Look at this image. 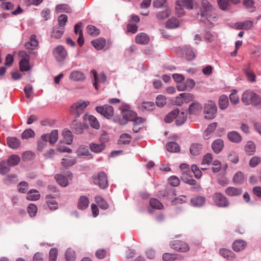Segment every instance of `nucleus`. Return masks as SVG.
I'll list each match as a JSON object with an SVG mask.
<instances>
[{
	"label": "nucleus",
	"mask_w": 261,
	"mask_h": 261,
	"mask_svg": "<svg viewBox=\"0 0 261 261\" xmlns=\"http://www.w3.org/2000/svg\"><path fill=\"white\" fill-rule=\"evenodd\" d=\"M215 9L207 0H201L200 16L203 18V21L206 23L214 21L216 20L217 15L215 12Z\"/></svg>",
	"instance_id": "f257e3e1"
},
{
	"label": "nucleus",
	"mask_w": 261,
	"mask_h": 261,
	"mask_svg": "<svg viewBox=\"0 0 261 261\" xmlns=\"http://www.w3.org/2000/svg\"><path fill=\"white\" fill-rule=\"evenodd\" d=\"M241 100L246 106L251 105L254 107L259 106L261 108V97L252 90L245 91L242 95Z\"/></svg>",
	"instance_id": "f03ea898"
},
{
	"label": "nucleus",
	"mask_w": 261,
	"mask_h": 261,
	"mask_svg": "<svg viewBox=\"0 0 261 261\" xmlns=\"http://www.w3.org/2000/svg\"><path fill=\"white\" fill-rule=\"evenodd\" d=\"M217 106L214 101L209 100L206 102L203 107V113L205 118L211 120L215 118L217 113Z\"/></svg>",
	"instance_id": "7ed1b4c3"
},
{
	"label": "nucleus",
	"mask_w": 261,
	"mask_h": 261,
	"mask_svg": "<svg viewBox=\"0 0 261 261\" xmlns=\"http://www.w3.org/2000/svg\"><path fill=\"white\" fill-rule=\"evenodd\" d=\"M89 103L88 101H77L71 106L70 112L72 114H76L75 117L77 118L83 113L84 110Z\"/></svg>",
	"instance_id": "20e7f679"
},
{
	"label": "nucleus",
	"mask_w": 261,
	"mask_h": 261,
	"mask_svg": "<svg viewBox=\"0 0 261 261\" xmlns=\"http://www.w3.org/2000/svg\"><path fill=\"white\" fill-rule=\"evenodd\" d=\"M53 54L56 60L58 62L64 61L67 56L65 48L62 45H58L53 50Z\"/></svg>",
	"instance_id": "39448f33"
},
{
	"label": "nucleus",
	"mask_w": 261,
	"mask_h": 261,
	"mask_svg": "<svg viewBox=\"0 0 261 261\" xmlns=\"http://www.w3.org/2000/svg\"><path fill=\"white\" fill-rule=\"evenodd\" d=\"M213 200L215 204L219 207H225L229 204L227 198L220 193H215L213 196Z\"/></svg>",
	"instance_id": "423d86ee"
},
{
	"label": "nucleus",
	"mask_w": 261,
	"mask_h": 261,
	"mask_svg": "<svg viewBox=\"0 0 261 261\" xmlns=\"http://www.w3.org/2000/svg\"><path fill=\"white\" fill-rule=\"evenodd\" d=\"M92 178L94 184L98 185L101 189H105L107 187L108 179L104 172L99 173L97 176H93Z\"/></svg>",
	"instance_id": "0eeeda50"
},
{
	"label": "nucleus",
	"mask_w": 261,
	"mask_h": 261,
	"mask_svg": "<svg viewBox=\"0 0 261 261\" xmlns=\"http://www.w3.org/2000/svg\"><path fill=\"white\" fill-rule=\"evenodd\" d=\"M170 245L172 248L181 252H187L190 250V247L188 244L179 240L171 242Z\"/></svg>",
	"instance_id": "6e6552de"
},
{
	"label": "nucleus",
	"mask_w": 261,
	"mask_h": 261,
	"mask_svg": "<svg viewBox=\"0 0 261 261\" xmlns=\"http://www.w3.org/2000/svg\"><path fill=\"white\" fill-rule=\"evenodd\" d=\"M96 111L102 116L107 118H109L114 114V110L112 106L104 105L103 106H97L95 108Z\"/></svg>",
	"instance_id": "1a4fd4ad"
},
{
	"label": "nucleus",
	"mask_w": 261,
	"mask_h": 261,
	"mask_svg": "<svg viewBox=\"0 0 261 261\" xmlns=\"http://www.w3.org/2000/svg\"><path fill=\"white\" fill-rule=\"evenodd\" d=\"M38 45V41L36 38L35 35H32L30 40L25 43V47L27 49L30 50V54L34 55L36 57V53L32 50L35 49Z\"/></svg>",
	"instance_id": "9d476101"
},
{
	"label": "nucleus",
	"mask_w": 261,
	"mask_h": 261,
	"mask_svg": "<svg viewBox=\"0 0 261 261\" xmlns=\"http://www.w3.org/2000/svg\"><path fill=\"white\" fill-rule=\"evenodd\" d=\"M69 79L74 82L84 81L86 79V75L82 71L76 70L70 73Z\"/></svg>",
	"instance_id": "9b49d317"
},
{
	"label": "nucleus",
	"mask_w": 261,
	"mask_h": 261,
	"mask_svg": "<svg viewBox=\"0 0 261 261\" xmlns=\"http://www.w3.org/2000/svg\"><path fill=\"white\" fill-rule=\"evenodd\" d=\"M85 120L87 121L90 125L96 129L100 127V124L97 118L93 115H85L84 116Z\"/></svg>",
	"instance_id": "f8f14e48"
},
{
	"label": "nucleus",
	"mask_w": 261,
	"mask_h": 261,
	"mask_svg": "<svg viewBox=\"0 0 261 261\" xmlns=\"http://www.w3.org/2000/svg\"><path fill=\"white\" fill-rule=\"evenodd\" d=\"M202 109V105L198 101H195L190 105L189 112L190 114H197L200 113Z\"/></svg>",
	"instance_id": "ddd939ff"
},
{
	"label": "nucleus",
	"mask_w": 261,
	"mask_h": 261,
	"mask_svg": "<svg viewBox=\"0 0 261 261\" xmlns=\"http://www.w3.org/2000/svg\"><path fill=\"white\" fill-rule=\"evenodd\" d=\"M224 147V142L221 139L214 141L212 144V148L216 153H219Z\"/></svg>",
	"instance_id": "4468645a"
},
{
	"label": "nucleus",
	"mask_w": 261,
	"mask_h": 261,
	"mask_svg": "<svg viewBox=\"0 0 261 261\" xmlns=\"http://www.w3.org/2000/svg\"><path fill=\"white\" fill-rule=\"evenodd\" d=\"M217 126V122H213L209 124L206 129L204 130L203 134V138L205 139H210L212 133L215 131L216 127Z\"/></svg>",
	"instance_id": "2eb2a0df"
},
{
	"label": "nucleus",
	"mask_w": 261,
	"mask_h": 261,
	"mask_svg": "<svg viewBox=\"0 0 261 261\" xmlns=\"http://www.w3.org/2000/svg\"><path fill=\"white\" fill-rule=\"evenodd\" d=\"M76 162V159L72 156H66L61 160V165L64 168L72 166Z\"/></svg>",
	"instance_id": "dca6fc26"
},
{
	"label": "nucleus",
	"mask_w": 261,
	"mask_h": 261,
	"mask_svg": "<svg viewBox=\"0 0 261 261\" xmlns=\"http://www.w3.org/2000/svg\"><path fill=\"white\" fill-rule=\"evenodd\" d=\"M227 138L230 141L238 143L242 141V137L240 134L236 131H231L227 134Z\"/></svg>",
	"instance_id": "f3484780"
},
{
	"label": "nucleus",
	"mask_w": 261,
	"mask_h": 261,
	"mask_svg": "<svg viewBox=\"0 0 261 261\" xmlns=\"http://www.w3.org/2000/svg\"><path fill=\"white\" fill-rule=\"evenodd\" d=\"M149 41V36L144 33H141L136 37V42L138 44L144 45L148 43Z\"/></svg>",
	"instance_id": "a211bd4d"
},
{
	"label": "nucleus",
	"mask_w": 261,
	"mask_h": 261,
	"mask_svg": "<svg viewBox=\"0 0 261 261\" xmlns=\"http://www.w3.org/2000/svg\"><path fill=\"white\" fill-rule=\"evenodd\" d=\"M105 144L103 143H91L89 144V148L91 151L95 153L101 152L105 148Z\"/></svg>",
	"instance_id": "6ab92c4d"
},
{
	"label": "nucleus",
	"mask_w": 261,
	"mask_h": 261,
	"mask_svg": "<svg viewBox=\"0 0 261 261\" xmlns=\"http://www.w3.org/2000/svg\"><path fill=\"white\" fill-rule=\"evenodd\" d=\"M246 246V243L242 240H236L232 244V248L236 252H239L244 250Z\"/></svg>",
	"instance_id": "aec40b11"
},
{
	"label": "nucleus",
	"mask_w": 261,
	"mask_h": 261,
	"mask_svg": "<svg viewBox=\"0 0 261 261\" xmlns=\"http://www.w3.org/2000/svg\"><path fill=\"white\" fill-rule=\"evenodd\" d=\"M225 192L229 196H237L242 194V190L241 188L229 187L226 189Z\"/></svg>",
	"instance_id": "412c9836"
},
{
	"label": "nucleus",
	"mask_w": 261,
	"mask_h": 261,
	"mask_svg": "<svg viewBox=\"0 0 261 261\" xmlns=\"http://www.w3.org/2000/svg\"><path fill=\"white\" fill-rule=\"evenodd\" d=\"M40 197V194L38 191L31 189L27 193V199L30 201H35L38 200Z\"/></svg>",
	"instance_id": "4be33fe9"
},
{
	"label": "nucleus",
	"mask_w": 261,
	"mask_h": 261,
	"mask_svg": "<svg viewBox=\"0 0 261 261\" xmlns=\"http://www.w3.org/2000/svg\"><path fill=\"white\" fill-rule=\"evenodd\" d=\"M89 204L88 198L86 196H82L79 198L77 206L80 210H85L88 206Z\"/></svg>",
	"instance_id": "5701e85b"
},
{
	"label": "nucleus",
	"mask_w": 261,
	"mask_h": 261,
	"mask_svg": "<svg viewBox=\"0 0 261 261\" xmlns=\"http://www.w3.org/2000/svg\"><path fill=\"white\" fill-rule=\"evenodd\" d=\"M182 49L188 60H192L195 58V52L190 46L185 45L183 47Z\"/></svg>",
	"instance_id": "b1692460"
},
{
	"label": "nucleus",
	"mask_w": 261,
	"mask_h": 261,
	"mask_svg": "<svg viewBox=\"0 0 261 261\" xmlns=\"http://www.w3.org/2000/svg\"><path fill=\"white\" fill-rule=\"evenodd\" d=\"M7 143L9 147L12 149H16L20 145V141L15 137H9L7 138Z\"/></svg>",
	"instance_id": "393cba45"
},
{
	"label": "nucleus",
	"mask_w": 261,
	"mask_h": 261,
	"mask_svg": "<svg viewBox=\"0 0 261 261\" xmlns=\"http://www.w3.org/2000/svg\"><path fill=\"white\" fill-rule=\"evenodd\" d=\"M93 46L97 50H101L106 45V40L102 38L96 39L92 41Z\"/></svg>",
	"instance_id": "a878e982"
},
{
	"label": "nucleus",
	"mask_w": 261,
	"mask_h": 261,
	"mask_svg": "<svg viewBox=\"0 0 261 261\" xmlns=\"http://www.w3.org/2000/svg\"><path fill=\"white\" fill-rule=\"evenodd\" d=\"M175 119L176 125H181L186 121L187 119V114L184 112L179 113L178 111V114L176 115Z\"/></svg>",
	"instance_id": "bb28decb"
},
{
	"label": "nucleus",
	"mask_w": 261,
	"mask_h": 261,
	"mask_svg": "<svg viewBox=\"0 0 261 261\" xmlns=\"http://www.w3.org/2000/svg\"><path fill=\"white\" fill-rule=\"evenodd\" d=\"M46 202L51 210H55L58 208V204L56 200L50 195H47L46 197Z\"/></svg>",
	"instance_id": "cd10ccee"
},
{
	"label": "nucleus",
	"mask_w": 261,
	"mask_h": 261,
	"mask_svg": "<svg viewBox=\"0 0 261 261\" xmlns=\"http://www.w3.org/2000/svg\"><path fill=\"white\" fill-rule=\"evenodd\" d=\"M220 253L223 257L229 260H232L234 258V254L230 250L222 248L220 250Z\"/></svg>",
	"instance_id": "c85d7f7f"
},
{
	"label": "nucleus",
	"mask_w": 261,
	"mask_h": 261,
	"mask_svg": "<svg viewBox=\"0 0 261 261\" xmlns=\"http://www.w3.org/2000/svg\"><path fill=\"white\" fill-rule=\"evenodd\" d=\"M205 199L202 196H198L191 199V202L192 205L194 206L200 207L204 204Z\"/></svg>",
	"instance_id": "c756f323"
},
{
	"label": "nucleus",
	"mask_w": 261,
	"mask_h": 261,
	"mask_svg": "<svg viewBox=\"0 0 261 261\" xmlns=\"http://www.w3.org/2000/svg\"><path fill=\"white\" fill-rule=\"evenodd\" d=\"M167 150L170 152H177L180 150L178 144L175 142H170L166 144Z\"/></svg>",
	"instance_id": "7c9ffc66"
},
{
	"label": "nucleus",
	"mask_w": 261,
	"mask_h": 261,
	"mask_svg": "<svg viewBox=\"0 0 261 261\" xmlns=\"http://www.w3.org/2000/svg\"><path fill=\"white\" fill-rule=\"evenodd\" d=\"M131 139L132 137L129 134L124 133L120 135L118 143L119 144H128L130 142Z\"/></svg>",
	"instance_id": "2f4dec72"
},
{
	"label": "nucleus",
	"mask_w": 261,
	"mask_h": 261,
	"mask_svg": "<svg viewBox=\"0 0 261 261\" xmlns=\"http://www.w3.org/2000/svg\"><path fill=\"white\" fill-rule=\"evenodd\" d=\"M228 104L229 102L227 96L225 95H221L219 100V106L220 109L221 110L226 109L228 107Z\"/></svg>",
	"instance_id": "473e14b6"
},
{
	"label": "nucleus",
	"mask_w": 261,
	"mask_h": 261,
	"mask_svg": "<svg viewBox=\"0 0 261 261\" xmlns=\"http://www.w3.org/2000/svg\"><path fill=\"white\" fill-rule=\"evenodd\" d=\"M55 177L57 182L62 187H65L68 186V181L66 177L63 175L57 174Z\"/></svg>",
	"instance_id": "72a5a7b5"
},
{
	"label": "nucleus",
	"mask_w": 261,
	"mask_h": 261,
	"mask_svg": "<svg viewBox=\"0 0 261 261\" xmlns=\"http://www.w3.org/2000/svg\"><path fill=\"white\" fill-rule=\"evenodd\" d=\"M245 151L249 154H253L255 152V145L252 141H248L245 146Z\"/></svg>",
	"instance_id": "f704fd0d"
},
{
	"label": "nucleus",
	"mask_w": 261,
	"mask_h": 261,
	"mask_svg": "<svg viewBox=\"0 0 261 261\" xmlns=\"http://www.w3.org/2000/svg\"><path fill=\"white\" fill-rule=\"evenodd\" d=\"M10 166L7 161H2L0 163V173L2 175L7 174L10 170Z\"/></svg>",
	"instance_id": "c9c22d12"
},
{
	"label": "nucleus",
	"mask_w": 261,
	"mask_h": 261,
	"mask_svg": "<svg viewBox=\"0 0 261 261\" xmlns=\"http://www.w3.org/2000/svg\"><path fill=\"white\" fill-rule=\"evenodd\" d=\"M202 150V145L200 144H193L190 147V152L193 155H197L200 153Z\"/></svg>",
	"instance_id": "e433bc0d"
},
{
	"label": "nucleus",
	"mask_w": 261,
	"mask_h": 261,
	"mask_svg": "<svg viewBox=\"0 0 261 261\" xmlns=\"http://www.w3.org/2000/svg\"><path fill=\"white\" fill-rule=\"evenodd\" d=\"M135 113L130 111H126L123 112V119L120 121V125H125L128 120L130 121V116L134 115Z\"/></svg>",
	"instance_id": "4c0bfd02"
},
{
	"label": "nucleus",
	"mask_w": 261,
	"mask_h": 261,
	"mask_svg": "<svg viewBox=\"0 0 261 261\" xmlns=\"http://www.w3.org/2000/svg\"><path fill=\"white\" fill-rule=\"evenodd\" d=\"M66 261H75L76 254L75 251L71 248H68L65 254Z\"/></svg>",
	"instance_id": "58836bf2"
},
{
	"label": "nucleus",
	"mask_w": 261,
	"mask_h": 261,
	"mask_svg": "<svg viewBox=\"0 0 261 261\" xmlns=\"http://www.w3.org/2000/svg\"><path fill=\"white\" fill-rule=\"evenodd\" d=\"M71 127L76 134H82L84 131V127L82 124L76 120L72 122Z\"/></svg>",
	"instance_id": "ea45409f"
},
{
	"label": "nucleus",
	"mask_w": 261,
	"mask_h": 261,
	"mask_svg": "<svg viewBox=\"0 0 261 261\" xmlns=\"http://www.w3.org/2000/svg\"><path fill=\"white\" fill-rule=\"evenodd\" d=\"M244 174L241 171L237 172L233 176V181L236 184H242L244 182Z\"/></svg>",
	"instance_id": "a19ab883"
},
{
	"label": "nucleus",
	"mask_w": 261,
	"mask_h": 261,
	"mask_svg": "<svg viewBox=\"0 0 261 261\" xmlns=\"http://www.w3.org/2000/svg\"><path fill=\"white\" fill-rule=\"evenodd\" d=\"M7 161L11 166H16L18 165L20 162V158L17 154H13L8 158Z\"/></svg>",
	"instance_id": "79ce46f5"
},
{
	"label": "nucleus",
	"mask_w": 261,
	"mask_h": 261,
	"mask_svg": "<svg viewBox=\"0 0 261 261\" xmlns=\"http://www.w3.org/2000/svg\"><path fill=\"white\" fill-rule=\"evenodd\" d=\"M154 106V103L152 102L147 101L143 102L139 106V109L142 111H150L152 110Z\"/></svg>",
	"instance_id": "37998d69"
},
{
	"label": "nucleus",
	"mask_w": 261,
	"mask_h": 261,
	"mask_svg": "<svg viewBox=\"0 0 261 261\" xmlns=\"http://www.w3.org/2000/svg\"><path fill=\"white\" fill-rule=\"evenodd\" d=\"M77 155L79 156H88L91 155L88 149L86 146H81L76 151Z\"/></svg>",
	"instance_id": "c03bdc74"
},
{
	"label": "nucleus",
	"mask_w": 261,
	"mask_h": 261,
	"mask_svg": "<svg viewBox=\"0 0 261 261\" xmlns=\"http://www.w3.org/2000/svg\"><path fill=\"white\" fill-rule=\"evenodd\" d=\"M179 27V22L174 17L169 19L166 22V27L168 29H175Z\"/></svg>",
	"instance_id": "a18cd8bd"
},
{
	"label": "nucleus",
	"mask_w": 261,
	"mask_h": 261,
	"mask_svg": "<svg viewBox=\"0 0 261 261\" xmlns=\"http://www.w3.org/2000/svg\"><path fill=\"white\" fill-rule=\"evenodd\" d=\"M62 135L66 141V144L70 145L73 141L72 133L69 130H65L63 132Z\"/></svg>",
	"instance_id": "49530a36"
},
{
	"label": "nucleus",
	"mask_w": 261,
	"mask_h": 261,
	"mask_svg": "<svg viewBox=\"0 0 261 261\" xmlns=\"http://www.w3.org/2000/svg\"><path fill=\"white\" fill-rule=\"evenodd\" d=\"M171 11L170 9L166 8L165 11H160L156 14V17L159 20L165 19L170 16Z\"/></svg>",
	"instance_id": "de8ad7c7"
},
{
	"label": "nucleus",
	"mask_w": 261,
	"mask_h": 261,
	"mask_svg": "<svg viewBox=\"0 0 261 261\" xmlns=\"http://www.w3.org/2000/svg\"><path fill=\"white\" fill-rule=\"evenodd\" d=\"M228 159L232 163L237 164L239 161V158L236 152L231 150L229 152L227 155Z\"/></svg>",
	"instance_id": "09e8293b"
},
{
	"label": "nucleus",
	"mask_w": 261,
	"mask_h": 261,
	"mask_svg": "<svg viewBox=\"0 0 261 261\" xmlns=\"http://www.w3.org/2000/svg\"><path fill=\"white\" fill-rule=\"evenodd\" d=\"M182 181L185 183L191 185H194L196 184V181L192 177L187 173H183L181 176Z\"/></svg>",
	"instance_id": "8fccbe9b"
},
{
	"label": "nucleus",
	"mask_w": 261,
	"mask_h": 261,
	"mask_svg": "<svg viewBox=\"0 0 261 261\" xmlns=\"http://www.w3.org/2000/svg\"><path fill=\"white\" fill-rule=\"evenodd\" d=\"M150 205L153 208L161 210L163 208V204L156 199L152 198L149 201Z\"/></svg>",
	"instance_id": "3c124183"
},
{
	"label": "nucleus",
	"mask_w": 261,
	"mask_h": 261,
	"mask_svg": "<svg viewBox=\"0 0 261 261\" xmlns=\"http://www.w3.org/2000/svg\"><path fill=\"white\" fill-rule=\"evenodd\" d=\"M178 109L173 110L165 117L164 121L166 123H171L175 119L176 115L178 114Z\"/></svg>",
	"instance_id": "603ef678"
},
{
	"label": "nucleus",
	"mask_w": 261,
	"mask_h": 261,
	"mask_svg": "<svg viewBox=\"0 0 261 261\" xmlns=\"http://www.w3.org/2000/svg\"><path fill=\"white\" fill-rule=\"evenodd\" d=\"M243 4L245 7L250 12H253L255 10L254 6V1L253 0H243Z\"/></svg>",
	"instance_id": "864d4df0"
},
{
	"label": "nucleus",
	"mask_w": 261,
	"mask_h": 261,
	"mask_svg": "<svg viewBox=\"0 0 261 261\" xmlns=\"http://www.w3.org/2000/svg\"><path fill=\"white\" fill-rule=\"evenodd\" d=\"M30 60H20L19 67L22 71H28L30 69Z\"/></svg>",
	"instance_id": "5fc2aeb1"
},
{
	"label": "nucleus",
	"mask_w": 261,
	"mask_h": 261,
	"mask_svg": "<svg viewBox=\"0 0 261 261\" xmlns=\"http://www.w3.org/2000/svg\"><path fill=\"white\" fill-rule=\"evenodd\" d=\"M87 32L89 34L92 36H97L99 34L100 31L96 27L89 25L87 27Z\"/></svg>",
	"instance_id": "6e6d98bb"
},
{
	"label": "nucleus",
	"mask_w": 261,
	"mask_h": 261,
	"mask_svg": "<svg viewBox=\"0 0 261 261\" xmlns=\"http://www.w3.org/2000/svg\"><path fill=\"white\" fill-rule=\"evenodd\" d=\"M237 92L236 90H233L229 95L230 102L234 105L238 104L239 102V99L237 94Z\"/></svg>",
	"instance_id": "4d7b16f0"
},
{
	"label": "nucleus",
	"mask_w": 261,
	"mask_h": 261,
	"mask_svg": "<svg viewBox=\"0 0 261 261\" xmlns=\"http://www.w3.org/2000/svg\"><path fill=\"white\" fill-rule=\"evenodd\" d=\"M229 0H217L218 5L221 9L227 10L230 7Z\"/></svg>",
	"instance_id": "13d9d810"
},
{
	"label": "nucleus",
	"mask_w": 261,
	"mask_h": 261,
	"mask_svg": "<svg viewBox=\"0 0 261 261\" xmlns=\"http://www.w3.org/2000/svg\"><path fill=\"white\" fill-rule=\"evenodd\" d=\"M162 259L164 261H174L177 259L176 254L165 253L163 254Z\"/></svg>",
	"instance_id": "bf43d9fd"
},
{
	"label": "nucleus",
	"mask_w": 261,
	"mask_h": 261,
	"mask_svg": "<svg viewBox=\"0 0 261 261\" xmlns=\"http://www.w3.org/2000/svg\"><path fill=\"white\" fill-rule=\"evenodd\" d=\"M37 207L33 203L30 204L28 206V212L30 217H34L37 212Z\"/></svg>",
	"instance_id": "052dcab7"
},
{
	"label": "nucleus",
	"mask_w": 261,
	"mask_h": 261,
	"mask_svg": "<svg viewBox=\"0 0 261 261\" xmlns=\"http://www.w3.org/2000/svg\"><path fill=\"white\" fill-rule=\"evenodd\" d=\"M56 10L58 12H66L67 13L71 12L70 7L66 4L59 5L56 7Z\"/></svg>",
	"instance_id": "680f3d73"
},
{
	"label": "nucleus",
	"mask_w": 261,
	"mask_h": 261,
	"mask_svg": "<svg viewBox=\"0 0 261 261\" xmlns=\"http://www.w3.org/2000/svg\"><path fill=\"white\" fill-rule=\"evenodd\" d=\"M3 181L6 185H10L17 181V176L15 175H8L4 178Z\"/></svg>",
	"instance_id": "e2e57ef3"
},
{
	"label": "nucleus",
	"mask_w": 261,
	"mask_h": 261,
	"mask_svg": "<svg viewBox=\"0 0 261 261\" xmlns=\"http://www.w3.org/2000/svg\"><path fill=\"white\" fill-rule=\"evenodd\" d=\"M58 138V133L57 130H53L49 135V141L50 144H55Z\"/></svg>",
	"instance_id": "0e129e2a"
},
{
	"label": "nucleus",
	"mask_w": 261,
	"mask_h": 261,
	"mask_svg": "<svg viewBox=\"0 0 261 261\" xmlns=\"http://www.w3.org/2000/svg\"><path fill=\"white\" fill-rule=\"evenodd\" d=\"M28 184L26 181H21L18 185V191L20 193H24L28 190Z\"/></svg>",
	"instance_id": "69168bd1"
},
{
	"label": "nucleus",
	"mask_w": 261,
	"mask_h": 261,
	"mask_svg": "<svg viewBox=\"0 0 261 261\" xmlns=\"http://www.w3.org/2000/svg\"><path fill=\"white\" fill-rule=\"evenodd\" d=\"M34 135L35 133L32 129H28L22 133L21 136L23 139H27L34 137Z\"/></svg>",
	"instance_id": "338daca9"
},
{
	"label": "nucleus",
	"mask_w": 261,
	"mask_h": 261,
	"mask_svg": "<svg viewBox=\"0 0 261 261\" xmlns=\"http://www.w3.org/2000/svg\"><path fill=\"white\" fill-rule=\"evenodd\" d=\"M58 256V250L56 248H51L49 253V259L50 261H56Z\"/></svg>",
	"instance_id": "774afa93"
}]
</instances>
